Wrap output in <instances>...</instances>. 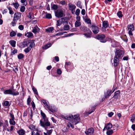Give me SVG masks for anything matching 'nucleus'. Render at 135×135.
Wrapping results in <instances>:
<instances>
[{"label": "nucleus", "instance_id": "nucleus-1", "mask_svg": "<svg viewBox=\"0 0 135 135\" xmlns=\"http://www.w3.org/2000/svg\"><path fill=\"white\" fill-rule=\"evenodd\" d=\"M41 114L43 120L42 119L40 120V124L41 126L44 128L45 129H47V127L50 126L51 125L50 122L49 121L48 119L46 117V115L41 110Z\"/></svg>", "mask_w": 135, "mask_h": 135}, {"label": "nucleus", "instance_id": "nucleus-2", "mask_svg": "<svg viewBox=\"0 0 135 135\" xmlns=\"http://www.w3.org/2000/svg\"><path fill=\"white\" fill-rule=\"evenodd\" d=\"M116 51L115 52L114 57L119 59L122 58L124 54V52L122 50L120 49H116Z\"/></svg>", "mask_w": 135, "mask_h": 135}, {"label": "nucleus", "instance_id": "nucleus-3", "mask_svg": "<svg viewBox=\"0 0 135 135\" xmlns=\"http://www.w3.org/2000/svg\"><path fill=\"white\" fill-rule=\"evenodd\" d=\"M105 36L104 34H100L98 35L96 37V38L102 42L105 43L107 41L105 39Z\"/></svg>", "mask_w": 135, "mask_h": 135}, {"label": "nucleus", "instance_id": "nucleus-4", "mask_svg": "<svg viewBox=\"0 0 135 135\" xmlns=\"http://www.w3.org/2000/svg\"><path fill=\"white\" fill-rule=\"evenodd\" d=\"M5 94H11L13 95H16L19 94V93L17 91L14 92L13 91L9 89L6 90L3 92Z\"/></svg>", "mask_w": 135, "mask_h": 135}, {"label": "nucleus", "instance_id": "nucleus-5", "mask_svg": "<svg viewBox=\"0 0 135 135\" xmlns=\"http://www.w3.org/2000/svg\"><path fill=\"white\" fill-rule=\"evenodd\" d=\"M134 29L133 25L132 24H130L127 26V30L128 31V33L130 36H133V34L132 32Z\"/></svg>", "mask_w": 135, "mask_h": 135}, {"label": "nucleus", "instance_id": "nucleus-6", "mask_svg": "<svg viewBox=\"0 0 135 135\" xmlns=\"http://www.w3.org/2000/svg\"><path fill=\"white\" fill-rule=\"evenodd\" d=\"M115 88H114L113 90V91L110 89H108L107 90L106 92H105L104 93V96L105 98H109L111 95V94L114 92V91H115Z\"/></svg>", "mask_w": 135, "mask_h": 135}, {"label": "nucleus", "instance_id": "nucleus-7", "mask_svg": "<svg viewBox=\"0 0 135 135\" xmlns=\"http://www.w3.org/2000/svg\"><path fill=\"white\" fill-rule=\"evenodd\" d=\"M94 131V129L91 127L86 130L85 132V133L87 135H93Z\"/></svg>", "mask_w": 135, "mask_h": 135}, {"label": "nucleus", "instance_id": "nucleus-8", "mask_svg": "<svg viewBox=\"0 0 135 135\" xmlns=\"http://www.w3.org/2000/svg\"><path fill=\"white\" fill-rule=\"evenodd\" d=\"M79 114H77L73 116L74 117L73 118V119L72 120V123H74L76 122V123H75V125H76L78 122V120H79L80 118L79 117Z\"/></svg>", "mask_w": 135, "mask_h": 135}, {"label": "nucleus", "instance_id": "nucleus-9", "mask_svg": "<svg viewBox=\"0 0 135 135\" xmlns=\"http://www.w3.org/2000/svg\"><path fill=\"white\" fill-rule=\"evenodd\" d=\"M68 7L69 9L71 11L72 13L74 14L76 8V6L74 4H69Z\"/></svg>", "mask_w": 135, "mask_h": 135}, {"label": "nucleus", "instance_id": "nucleus-10", "mask_svg": "<svg viewBox=\"0 0 135 135\" xmlns=\"http://www.w3.org/2000/svg\"><path fill=\"white\" fill-rule=\"evenodd\" d=\"M93 32L95 34L99 32V28L95 25H93L91 26Z\"/></svg>", "mask_w": 135, "mask_h": 135}, {"label": "nucleus", "instance_id": "nucleus-11", "mask_svg": "<svg viewBox=\"0 0 135 135\" xmlns=\"http://www.w3.org/2000/svg\"><path fill=\"white\" fill-rule=\"evenodd\" d=\"M40 29L38 28L37 25H36L35 27L33 28L32 32L34 34H36L38 33L40 31Z\"/></svg>", "mask_w": 135, "mask_h": 135}, {"label": "nucleus", "instance_id": "nucleus-12", "mask_svg": "<svg viewBox=\"0 0 135 135\" xmlns=\"http://www.w3.org/2000/svg\"><path fill=\"white\" fill-rule=\"evenodd\" d=\"M55 15L56 17L60 18L63 16V13L62 11H57L55 13Z\"/></svg>", "mask_w": 135, "mask_h": 135}, {"label": "nucleus", "instance_id": "nucleus-13", "mask_svg": "<svg viewBox=\"0 0 135 135\" xmlns=\"http://www.w3.org/2000/svg\"><path fill=\"white\" fill-rule=\"evenodd\" d=\"M21 14L19 12L15 13L13 16V19H15L17 21L21 18Z\"/></svg>", "mask_w": 135, "mask_h": 135}, {"label": "nucleus", "instance_id": "nucleus-14", "mask_svg": "<svg viewBox=\"0 0 135 135\" xmlns=\"http://www.w3.org/2000/svg\"><path fill=\"white\" fill-rule=\"evenodd\" d=\"M119 59L114 57L113 61L114 66L116 67L118 65Z\"/></svg>", "mask_w": 135, "mask_h": 135}, {"label": "nucleus", "instance_id": "nucleus-15", "mask_svg": "<svg viewBox=\"0 0 135 135\" xmlns=\"http://www.w3.org/2000/svg\"><path fill=\"white\" fill-rule=\"evenodd\" d=\"M87 32L84 34V35L87 38H90L91 37L92 32L91 30H89L87 31Z\"/></svg>", "mask_w": 135, "mask_h": 135}, {"label": "nucleus", "instance_id": "nucleus-16", "mask_svg": "<svg viewBox=\"0 0 135 135\" xmlns=\"http://www.w3.org/2000/svg\"><path fill=\"white\" fill-rule=\"evenodd\" d=\"M112 126V124L110 123H108L106 126H105L103 130L104 131L106 130H108L111 128Z\"/></svg>", "mask_w": 135, "mask_h": 135}, {"label": "nucleus", "instance_id": "nucleus-17", "mask_svg": "<svg viewBox=\"0 0 135 135\" xmlns=\"http://www.w3.org/2000/svg\"><path fill=\"white\" fill-rule=\"evenodd\" d=\"M17 133L19 135H24L25 134V131L24 129H21L17 131Z\"/></svg>", "mask_w": 135, "mask_h": 135}, {"label": "nucleus", "instance_id": "nucleus-18", "mask_svg": "<svg viewBox=\"0 0 135 135\" xmlns=\"http://www.w3.org/2000/svg\"><path fill=\"white\" fill-rule=\"evenodd\" d=\"M25 36L28 38H32L33 37V34L31 32L26 33Z\"/></svg>", "mask_w": 135, "mask_h": 135}, {"label": "nucleus", "instance_id": "nucleus-19", "mask_svg": "<svg viewBox=\"0 0 135 135\" xmlns=\"http://www.w3.org/2000/svg\"><path fill=\"white\" fill-rule=\"evenodd\" d=\"M80 28L81 31H83L85 32H86L88 30H89V28L84 26H81L80 27Z\"/></svg>", "mask_w": 135, "mask_h": 135}, {"label": "nucleus", "instance_id": "nucleus-20", "mask_svg": "<svg viewBox=\"0 0 135 135\" xmlns=\"http://www.w3.org/2000/svg\"><path fill=\"white\" fill-rule=\"evenodd\" d=\"M120 92L119 90L117 91L114 93V94L113 97V98H114L118 99V95H119Z\"/></svg>", "mask_w": 135, "mask_h": 135}, {"label": "nucleus", "instance_id": "nucleus-21", "mask_svg": "<svg viewBox=\"0 0 135 135\" xmlns=\"http://www.w3.org/2000/svg\"><path fill=\"white\" fill-rule=\"evenodd\" d=\"M47 129H46L47 130V132L46 133L44 132V135H50L51 134L53 131V129H51L50 130H47Z\"/></svg>", "mask_w": 135, "mask_h": 135}, {"label": "nucleus", "instance_id": "nucleus-22", "mask_svg": "<svg viewBox=\"0 0 135 135\" xmlns=\"http://www.w3.org/2000/svg\"><path fill=\"white\" fill-rule=\"evenodd\" d=\"M109 25V23L107 21H105L103 22V26L105 28H107Z\"/></svg>", "mask_w": 135, "mask_h": 135}, {"label": "nucleus", "instance_id": "nucleus-23", "mask_svg": "<svg viewBox=\"0 0 135 135\" xmlns=\"http://www.w3.org/2000/svg\"><path fill=\"white\" fill-rule=\"evenodd\" d=\"M9 43L12 47H15L16 46V41H15L11 40L9 41Z\"/></svg>", "mask_w": 135, "mask_h": 135}, {"label": "nucleus", "instance_id": "nucleus-24", "mask_svg": "<svg viewBox=\"0 0 135 135\" xmlns=\"http://www.w3.org/2000/svg\"><path fill=\"white\" fill-rule=\"evenodd\" d=\"M54 30V28L52 27H51L46 29L45 31L47 32H52Z\"/></svg>", "mask_w": 135, "mask_h": 135}, {"label": "nucleus", "instance_id": "nucleus-25", "mask_svg": "<svg viewBox=\"0 0 135 135\" xmlns=\"http://www.w3.org/2000/svg\"><path fill=\"white\" fill-rule=\"evenodd\" d=\"M11 5L13 6L16 9H17L19 6L18 3L17 2L15 3L13 2L11 4Z\"/></svg>", "mask_w": 135, "mask_h": 135}, {"label": "nucleus", "instance_id": "nucleus-26", "mask_svg": "<svg viewBox=\"0 0 135 135\" xmlns=\"http://www.w3.org/2000/svg\"><path fill=\"white\" fill-rule=\"evenodd\" d=\"M30 45L28 47L31 49L35 46V43L33 41L30 42Z\"/></svg>", "mask_w": 135, "mask_h": 135}, {"label": "nucleus", "instance_id": "nucleus-27", "mask_svg": "<svg viewBox=\"0 0 135 135\" xmlns=\"http://www.w3.org/2000/svg\"><path fill=\"white\" fill-rule=\"evenodd\" d=\"M30 44V41H25L22 42V45L24 47L27 46Z\"/></svg>", "mask_w": 135, "mask_h": 135}, {"label": "nucleus", "instance_id": "nucleus-28", "mask_svg": "<svg viewBox=\"0 0 135 135\" xmlns=\"http://www.w3.org/2000/svg\"><path fill=\"white\" fill-rule=\"evenodd\" d=\"M3 105L4 107H9L10 105L9 102L7 101L4 102L3 104Z\"/></svg>", "mask_w": 135, "mask_h": 135}, {"label": "nucleus", "instance_id": "nucleus-29", "mask_svg": "<svg viewBox=\"0 0 135 135\" xmlns=\"http://www.w3.org/2000/svg\"><path fill=\"white\" fill-rule=\"evenodd\" d=\"M7 8L9 11V13L11 15H13L14 14V12L12 10V8L10 7H7Z\"/></svg>", "mask_w": 135, "mask_h": 135}, {"label": "nucleus", "instance_id": "nucleus-30", "mask_svg": "<svg viewBox=\"0 0 135 135\" xmlns=\"http://www.w3.org/2000/svg\"><path fill=\"white\" fill-rule=\"evenodd\" d=\"M51 44H49L45 45L42 47V48L43 50H46L51 46Z\"/></svg>", "mask_w": 135, "mask_h": 135}, {"label": "nucleus", "instance_id": "nucleus-31", "mask_svg": "<svg viewBox=\"0 0 135 135\" xmlns=\"http://www.w3.org/2000/svg\"><path fill=\"white\" fill-rule=\"evenodd\" d=\"M81 25L80 22L79 21H76L75 22V25L76 27L80 26Z\"/></svg>", "mask_w": 135, "mask_h": 135}, {"label": "nucleus", "instance_id": "nucleus-32", "mask_svg": "<svg viewBox=\"0 0 135 135\" xmlns=\"http://www.w3.org/2000/svg\"><path fill=\"white\" fill-rule=\"evenodd\" d=\"M28 128L31 130L34 131L35 129V126L32 124L28 126Z\"/></svg>", "mask_w": 135, "mask_h": 135}, {"label": "nucleus", "instance_id": "nucleus-33", "mask_svg": "<svg viewBox=\"0 0 135 135\" xmlns=\"http://www.w3.org/2000/svg\"><path fill=\"white\" fill-rule=\"evenodd\" d=\"M73 116L72 115H69L66 116V119L68 120H70L73 119Z\"/></svg>", "mask_w": 135, "mask_h": 135}, {"label": "nucleus", "instance_id": "nucleus-34", "mask_svg": "<svg viewBox=\"0 0 135 135\" xmlns=\"http://www.w3.org/2000/svg\"><path fill=\"white\" fill-rule=\"evenodd\" d=\"M14 119H10L9 122V123L13 125H14L16 123L14 120Z\"/></svg>", "mask_w": 135, "mask_h": 135}, {"label": "nucleus", "instance_id": "nucleus-35", "mask_svg": "<svg viewBox=\"0 0 135 135\" xmlns=\"http://www.w3.org/2000/svg\"><path fill=\"white\" fill-rule=\"evenodd\" d=\"M63 29L64 30H68L70 29V26L68 25H64Z\"/></svg>", "mask_w": 135, "mask_h": 135}, {"label": "nucleus", "instance_id": "nucleus-36", "mask_svg": "<svg viewBox=\"0 0 135 135\" xmlns=\"http://www.w3.org/2000/svg\"><path fill=\"white\" fill-rule=\"evenodd\" d=\"M16 33L15 32L12 31L10 32V35L11 37H13L15 36L16 35Z\"/></svg>", "mask_w": 135, "mask_h": 135}, {"label": "nucleus", "instance_id": "nucleus-37", "mask_svg": "<svg viewBox=\"0 0 135 135\" xmlns=\"http://www.w3.org/2000/svg\"><path fill=\"white\" fill-rule=\"evenodd\" d=\"M67 126L68 127H71L73 129L74 128V124L73 123H71L70 122L68 123Z\"/></svg>", "mask_w": 135, "mask_h": 135}, {"label": "nucleus", "instance_id": "nucleus-38", "mask_svg": "<svg viewBox=\"0 0 135 135\" xmlns=\"http://www.w3.org/2000/svg\"><path fill=\"white\" fill-rule=\"evenodd\" d=\"M31 50V49L28 47L24 50V51L26 53H27L29 52Z\"/></svg>", "mask_w": 135, "mask_h": 135}, {"label": "nucleus", "instance_id": "nucleus-39", "mask_svg": "<svg viewBox=\"0 0 135 135\" xmlns=\"http://www.w3.org/2000/svg\"><path fill=\"white\" fill-rule=\"evenodd\" d=\"M117 16L119 18H122L123 16V15L122 14V12L121 11H119L117 13Z\"/></svg>", "mask_w": 135, "mask_h": 135}, {"label": "nucleus", "instance_id": "nucleus-40", "mask_svg": "<svg viewBox=\"0 0 135 135\" xmlns=\"http://www.w3.org/2000/svg\"><path fill=\"white\" fill-rule=\"evenodd\" d=\"M45 18H47L51 19L52 18V16L51 14L46 13Z\"/></svg>", "mask_w": 135, "mask_h": 135}, {"label": "nucleus", "instance_id": "nucleus-41", "mask_svg": "<svg viewBox=\"0 0 135 135\" xmlns=\"http://www.w3.org/2000/svg\"><path fill=\"white\" fill-rule=\"evenodd\" d=\"M46 107L50 111L53 112V110L52 109L51 107L50 106L49 104Z\"/></svg>", "mask_w": 135, "mask_h": 135}, {"label": "nucleus", "instance_id": "nucleus-42", "mask_svg": "<svg viewBox=\"0 0 135 135\" xmlns=\"http://www.w3.org/2000/svg\"><path fill=\"white\" fill-rule=\"evenodd\" d=\"M113 133V131L111 129L110 130H108L107 132V135H110L112 134Z\"/></svg>", "mask_w": 135, "mask_h": 135}, {"label": "nucleus", "instance_id": "nucleus-43", "mask_svg": "<svg viewBox=\"0 0 135 135\" xmlns=\"http://www.w3.org/2000/svg\"><path fill=\"white\" fill-rule=\"evenodd\" d=\"M17 21L15 19H13V20L11 23L13 26H15Z\"/></svg>", "mask_w": 135, "mask_h": 135}, {"label": "nucleus", "instance_id": "nucleus-44", "mask_svg": "<svg viewBox=\"0 0 135 135\" xmlns=\"http://www.w3.org/2000/svg\"><path fill=\"white\" fill-rule=\"evenodd\" d=\"M24 57L23 55L22 54H20L18 56V58L19 59H21Z\"/></svg>", "mask_w": 135, "mask_h": 135}, {"label": "nucleus", "instance_id": "nucleus-45", "mask_svg": "<svg viewBox=\"0 0 135 135\" xmlns=\"http://www.w3.org/2000/svg\"><path fill=\"white\" fill-rule=\"evenodd\" d=\"M42 102L45 105L46 107L47 105H48L49 104L48 102H47L46 100H43L42 101Z\"/></svg>", "mask_w": 135, "mask_h": 135}, {"label": "nucleus", "instance_id": "nucleus-46", "mask_svg": "<svg viewBox=\"0 0 135 135\" xmlns=\"http://www.w3.org/2000/svg\"><path fill=\"white\" fill-rule=\"evenodd\" d=\"M31 135H40V133L38 132L35 133L34 131H32L31 132Z\"/></svg>", "mask_w": 135, "mask_h": 135}, {"label": "nucleus", "instance_id": "nucleus-47", "mask_svg": "<svg viewBox=\"0 0 135 135\" xmlns=\"http://www.w3.org/2000/svg\"><path fill=\"white\" fill-rule=\"evenodd\" d=\"M60 20L62 23L66 22V18L65 17L61 18Z\"/></svg>", "mask_w": 135, "mask_h": 135}, {"label": "nucleus", "instance_id": "nucleus-48", "mask_svg": "<svg viewBox=\"0 0 135 135\" xmlns=\"http://www.w3.org/2000/svg\"><path fill=\"white\" fill-rule=\"evenodd\" d=\"M21 2L23 3V5L25 6L27 4L26 0H21Z\"/></svg>", "mask_w": 135, "mask_h": 135}, {"label": "nucleus", "instance_id": "nucleus-49", "mask_svg": "<svg viewBox=\"0 0 135 135\" xmlns=\"http://www.w3.org/2000/svg\"><path fill=\"white\" fill-rule=\"evenodd\" d=\"M25 9V6H21L20 8V11L21 12H24Z\"/></svg>", "mask_w": 135, "mask_h": 135}, {"label": "nucleus", "instance_id": "nucleus-50", "mask_svg": "<svg viewBox=\"0 0 135 135\" xmlns=\"http://www.w3.org/2000/svg\"><path fill=\"white\" fill-rule=\"evenodd\" d=\"M17 49L13 48V50L11 51V55H13L17 53Z\"/></svg>", "mask_w": 135, "mask_h": 135}, {"label": "nucleus", "instance_id": "nucleus-51", "mask_svg": "<svg viewBox=\"0 0 135 135\" xmlns=\"http://www.w3.org/2000/svg\"><path fill=\"white\" fill-rule=\"evenodd\" d=\"M131 121L133 123L135 121V115H133L131 117Z\"/></svg>", "mask_w": 135, "mask_h": 135}, {"label": "nucleus", "instance_id": "nucleus-52", "mask_svg": "<svg viewBox=\"0 0 135 135\" xmlns=\"http://www.w3.org/2000/svg\"><path fill=\"white\" fill-rule=\"evenodd\" d=\"M111 42L112 43V46L113 47H116V46L115 45V43L113 40H111Z\"/></svg>", "mask_w": 135, "mask_h": 135}, {"label": "nucleus", "instance_id": "nucleus-53", "mask_svg": "<svg viewBox=\"0 0 135 135\" xmlns=\"http://www.w3.org/2000/svg\"><path fill=\"white\" fill-rule=\"evenodd\" d=\"M58 8L57 6V5L54 4L52 6L51 8L54 10H56Z\"/></svg>", "mask_w": 135, "mask_h": 135}, {"label": "nucleus", "instance_id": "nucleus-54", "mask_svg": "<svg viewBox=\"0 0 135 135\" xmlns=\"http://www.w3.org/2000/svg\"><path fill=\"white\" fill-rule=\"evenodd\" d=\"M85 22L88 24H90L91 23V21L89 19L86 18L85 20Z\"/></svg>", "mask_w": 135, "mask_h": 135}, {"label": "nucleus", "instance_id": "nucleus-55", "mask_svg": "<svg viewBox=\"0 0 135 135\" xmlns=\"http://www.w3.org/2000/svg\"><path fill=\"white\" fill-rule=\"evenodd\" d=\"M32 89L34 93L37 95L38 94V92L36 89L34 87H33L32 88Z\"/></svg>", "mask_w": 135, "mask_h": 135}, {"label": "nucleus", "instance_id": "nucleus-56", "mask_svg": "<svg viewBox=\"0 0 135 135\" xmlns=\"http://www.w3.org/2000/svg\"><path fill=\"white\" fill-rule=\"evenodd\" d=\"M77 6L81 9L82 8V6L81 5V2L80 1H78L77 3Z\"/></svg>", "mask_w": 135, "mask_h": 135}, {"label": "nucleus", "instance_id": "nucleus-57", "mask_svg": "<svg viewBox=\"0 0 135 135\" xmlns=\"http://www.w3.org/2000/svg\"><path fill=\"white\" fill-rule=\"evenodd\" d=\"M62 24L60 19L57 21L56 25L57 26H60Z\"/></svg>", "mask_w": 135, "mask_h": 135}, {"label": "nucleus", "instance_id": "nucleus-58", "mask_svg": "<svg viewBox=\"0 0 135 135\" xmlns=\"http://www.w3.org/2000/svg\"><path fill=\"white\" fill-rule=\"evenodd\" d=\"M80 13V9H77L76 10V12H75V14H76V15L77 16H78L79 15Z\"/></svg>", "mask_w": 135, "mask_h": 135}, {"label": "nucleus", "instance_id": "nucleus-59", "mask_svg": "<svg viewBox=\"0 0 135 135\" xmlns=\"http://www.w3.org/2000/svg\"><path fill=\"white\" fill-rule=\"evenodd\" d=\"M18 28L20 30H22L24 29V26L22 25H20L19 26Z\"/></svg>", "mask_w": 135, "mask_h": 135}, {"label": "nucleus", "instance_id": "nucleus-60", "mask_svg": "<svg viewBox=\"0 0 135 135\" xmlns=\"http://www.w3.org/2000/svg\"><path fill=\"white\" fill-rule=\"evenodd\" d=\"M57 74L59 75H60L61 74L62 71L61 70L59 69H58L57 70Z\"/></svg>", "mask_w": 135, "mask_h": 135}, {"label": "nucleus", "instance_id": "nucleus-61", "mask_svg": "<svg viewBox=\"0 0 135 135\" xmlns=\"http://www.w3.org/2000/svg\"><path fill=\"white\" fill-rule=\"evenodd\" d=\"M66 33V32H65L58 33L56 34V35H61Z\"/></svg>", "mask_w": 135, "mask_h": 135}, {"label": "nucleus", "instance_id": "nucleus-62", "mask_svg": "<svg viewBox=\"0 0 135 135\" xmlns=\"http://www.w3.org/2000/svg\"><path fill=\"white\" fill-rule=\"evenodd\" d=\"M51 119L52 120L53 123H56L57 120L56 119H55L54 117H51Z\"/></svg>", "mask_w": 135, "mask_h": 135}, {"label": "nucleus", "instance_id": "nucleus-63", "mask_svg": "<svg viewBox=\"0 0 135 135\" xmlns=\"http://www.w3.org/2000/svg\"><path fill=\"white\" fill-rule=\"evenodd\" d=\"M27 102V104L29 105L31 102V99L30 97L28 98Z\"/></svg>", "mask_w": 135, "mask_h": 135}, {"label": "nucleus", "instance_id": "nucleus-64", "mask_svg": "<svg viewBox=\"0 0 135 135\" xmlns=\"http://www.w3.org/2000/svg\"><path fill=\"white\" fill-rule=\"evenodd\" d=\"M85 13V10L84 9H83L81 11V14L83 15H84Z\"/></svg>", "mask_w": 135, "mask_h": 135}]
</instances>
